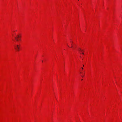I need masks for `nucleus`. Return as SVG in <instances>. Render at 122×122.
Segmentation results:
<instances>
[{"instance_id":"nucleus-1","label":"nucleus","mask_w":122,"mask_h":122,"mask_svg":"<svg viewBox=\"0 0 122 122\" xmlns=\"http://www.w3.org/2000/svg\"><path fill=\"white\" fill-rule=\"evenodd\" d=\"M15 49L19 51L20 50V45H16L14 46Z\"/></svg>"},{"instance_id":"nucleus-2","label":"nucleus","mask_w":122,"mask_h":122,"mask_svg":"<svg viewBox=\"0 0 122 122\" xmlns=\"http://www.w3.org/2000/svg\"><path fill=\"white\" fill-rule=\"evenodd\" d=\"M20 37V36L19 35H17V36L15 37V38L16 40L17 41H19V38Z\"/></svg>"},{"instance_id":"nucleus-3","label":"nucleus","mask_w":122,"mask_h":122,"mask_svg":"<svg viewBox=\"0 0 122 122\" xmlns=\"http://www.w3.org/2000/svg\"><path fill=\"white\" fill-rule=\"evenodd\" d=\"M71 45H72L71 46V47L72 48H73V46H72V43L71 44Z\"/></svg>"},{"instance_id":"nucleus-4","label":"nucleus","mask_w":122,"mask_h":122,"mask_svg":"<svg viewBox=\"0 0 122 122\" xmlns=\"http://www.w3.org/2000/svg\"><path fill=\"white\" fill-rule=\"evenodd\" d=\"M79 51H82V50H81V49L80 48L79 49Z\"/></svg>"},{"instance_id":"nucleus-5","label":"nucleus","mask_w":122,"mask_h":122,"mask_svg":"<svg viewBox=\"0 0 122 122\" xmlns=\"http://www.w3.org/2000/svg\"><path fill=\"white\" fill-rule=\"evenodd\" d=\"M19 40H20V37L19 38Z\"/></svg>"},{"instance_id":"nucleus-6","label":"nucleus","mask_w":122,"mask_h":122,"mask_svg":"<svg viewBox=\"0 0 122 122\" xmlns=\"http://www.w3.org/2000/svg\"><path fill=\"white\" fill-rule=\"evenodd\" d=\"M82 68V69H83V67H82V68Z\"/></svg>"},{"instance_id":"nucleus-7","label":"nucleus","mask_w":122,"mask_h":122,"mask_svg":"<svg viewBox=\"0 0 122 122\" xmlns=\"http://www.w3.org/2000/svg\"><path fill=\"white\" fill-rule=\"evenodd\" d=\"M82 54H84V53H82Z\"/></svg>"},{"instance_id":"nucleus-8","label":"nucleus","mask_w":122,"mask_h":122,"mask_svg":"<svg viewBox=\"0 0 122 122\" xmlns=\"http://www.w3.org/2000/svg\"><path fill=\"white\" fill-rule=\"evenodd\" d=\"M71 42H72V41H71Z\"/></svg>"},{"instance_id":"nucleus-9","label":"nucleus","mask_w":122,"mask_h":122,"mask_svg":"<svg viewBox=\"0 0 122 122\" xmlns=\"http://www.w3.org/2000/svg\"><path fill=\"white\" fill-rule=\"evenodd\" d=\"M82 76V77H83V76Z\"/></svg>"},{"instance_id":"nucleus-10","label":"nucleus","mask_w":122,"mask_h":122,"mask_svg":"<svg viewBox=\"0 0 122 122\" xmlns=\"http://www.w3.org/2000/svg\"><path fill=\"white\" fill-rule=\"evenodd\" d=\"M82 76V77H83V76Z\"/></svg>"},{"instance_id":"nucleus-11","label":"nucleus","mask_w":122,"mask_h":122,"mask_svg":"<svg viewBox=\"0 0 122 122\" xmlns=\"http://www.w3.org/2000/svg\"><path fill=\"white\" fill-rule=\"evenodd\" d=\"M42 62H43V61H42Z\"/></svg>"}]
</instances>
